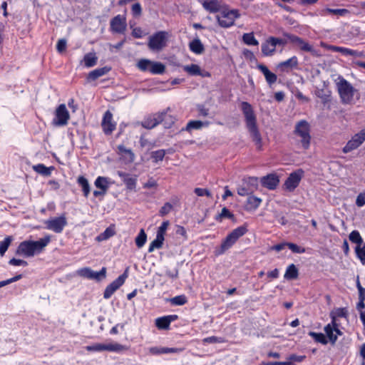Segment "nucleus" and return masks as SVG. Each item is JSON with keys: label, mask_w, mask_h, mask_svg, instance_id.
<instances>
[{"label": "nucleus", "mask_w": 365, "mask_h": 365, "mask_svg": "<svg viewBox=\"0 0 365 365\" xmlns=\"http://www.w3.org/2000/svg\"><path fill=\"white\" fill-rule=\"evenodd\" d=\"M77 183L81 187L83 196L88 197L91 192L88 180L83 175H80L77 178Z\"/></svg>", "instance_id": "obj_29"}, {"label": "nucleus", "mask_w": 365, "mask_h": 365, "mask_svg": "<svg viewBox=\"0 0 365 365\" xmlns=\"http://www.w3.org/2000/svg\"><path fill=\"white\" fill-rule=\"evenodd\" d=\"M44 224L47 230L53 231L56 233H61L67 225V220L63 214L59 217L48 219L45 221Z\"/></svg>", "instance_id": "obj_11"}, {"label": "nucleus", "mask_w": 365, "mask_h": 365, "mask_svg": "<svg viewBox=\"0 0 365 365\" xmlns=\"http://www.w3.org/2000/svg\"><path fill=\"white\" fill-rule=\"evenodd\" d=\"M84 66L87 68H91L97 64L98 57L95 53H88L83 57Z\"/></svg>", "instance_id": "obj_34"}, {"label": "nucleus", "mask_w": 365, "mask_h": 365, "mask_svg": "<svg viewBox=\"0 0 365 365\" xmlns=\"http://www.w3.org/2000/svg\"><path fill=\"white\" fill-rule=\"evenodd\" d=\"M173 209V206L170 202H165L163 206L159 210V215L160 217H164L169 214Z\"/></svg>", "instance_id": "obj_51"}, {"label": "nucleus", "mask_w": 365, "mask_h": 365, "mask_svg": "<svg viewBox=\"0 0 365 365\" xmlns=\"http://www.w3.org/2000/svg\"><path fill=\"white\" fill-rule=\"evenodd\" d=\"M127 27L125 16L118 14L110 21V30L115 34H124Z\"/></svg>", "instance_id": "obj_15"}, {"label": "nucleus", "mask_w": 365, "mask_h": 365, "mask_svg": "<svg viewBox=\"0 0 365 365\" xmlns=\"http://www.w3.org/2000/svg\"><path fill=\"white\" fill-rule=\"evenodd\" d=\"M51 241L50 235H46L38 241L25 240L21 242L16 249V255L24 257H33L41 253Z\"/></svg>", "instance_id": "obj_2"}, {"label": "nucleus", "mask_w": 365, "mask_h": 365, "mask_svg": "<svg viewBox=\"0 0 365 365\" xmlns=\"http://www.w3.org/2000/svg\"><path fill=\"white\" fill-rule=\"evenodd\" d=\"M169 118L168 123H165V128H170L174 123L173 117L167 113V111L155 113L145 117L141 122V125L146 129H152L160 123Z\"/></svg>", "instance_id": "obj_4"}, {"label": "nucleus", "mask_w": 365, "mask_h": 365, "mask_svg": "<svg viewBox=\"0 0 365 365\" xmlns=\"http://www.w3.org/2000/svg\"><path fill=\"white\" fill-rule=\"evenodd\" d=\"M70 118L69 113L65 104H60L55 112L53 124L56 126H63L68 124Z\"/></svg>", "instance_id": "obj_13"}, {"label": "nucleus", "mask_w": 365, "mask_h": 365, "mask_svg": "<svg viewBox=\"0 0 365 365\" xmlns=\"http://www.w3.org/2000/svg\"><path fill=\"white\" fill-rule=\"evenodd\" d=\"M303 176L304 170L302 169H298L291 173L284 183V190L293 192L299 186Z\"/></svg>", "instance_id": "obj_10"}, {"label": "nucleus", "mask_w": 365, "mask_h": 365, "mask_svg": "<svg viewBox=\"0 0 365 365\" xmlns=\"http://www.w3.org/2000/svg\"><path fill=\"white\" fill-rule=\"evenodd\" d=\"M170 225L169 220H165L162 222L160 226L158 228L157 235L163 238H165L166 230Z\"/></svg>", "instance_id": "obj_52"}, {"label": "nucleus", "mask_w": 365, "mask_h": 365, "mask_svg": "<svg viewBox=\"0 0 365 365\" xmlns=\"http://www.w3.org/2000/svg\"><path fill=\"white\" fill-rule=\"evenodd\" d=\"M248 229L246 224L234 229L222 240L220 247L215 249V255L216 256L223 255L227 250L231 248L241 237L245 235Z\"/></svg>", "instance_id": "obj_3"}, {"label": "nucleus", "mask_w": 365, "mask_h": 365, "mask_svg": "<svg viewBox=\"0 0 365 365\" xmlns=\"http://www.w3.org/2000/svg\"><path fill=\"white\" fill-rule=\"evenodd\" d=\"M106 268L103 267L99 272L92 271V278L91 279H96L97 281H100L102 279L106 277Z\"/></svg>", "instance_id": "obj_55"}, {"label": "nucleus", "mask_w": 365, "mask_h": 365, "mask_svg": "<svg viewBox=\"0 0 365 365\" xmlns=\"http://www.w3.org/2000/svg\"><path fill=\"white\" fill-rule=\"evenodd\" d=\"M110 182L108 181V178L106 177L98 176L95 182L94 185L97 188L103 190V192H106L109 187Z\"/></svg>", "instance_id": "obj_33"}, {"label": "nucleus", "mask_w": 365, "mask_h": 365, "mask_svg": "<svg viewBox=\"0 0 365 365\" xmlns=\"http://www.w3.org/2000/svg\"><path fill=\"white\" fill-rule=\"evenodd\" d=\"M197 111L199 116L207 117L209 115V109L204 105H197Z\"/></svg>", "instance_id": "obj_62"}, {"label": "nucleus", "mask_w": 365, "mask_h": 365, "mask_svg": "<svg viewBox=\"0 0 365 365\" xmlns=\"http://www.w3.org/2000/svg\"><path fill=\"white\" fill-rule=\"evenodd\" d=\"M110 70H111V68L109 66H104L102 68H98L95 70H93L88 73L87 78H86L87 81H96L98 78L107 74Z\"/></svg>", "instance_id": "obj_23"}, {"label": "nucleus", "mask_w": 365, "mask_h": 365, "mask_svg": "<svg viewBox=\"0 0 365 365\" xmlns=\"http://www.w3.org/2000/svg\"><path fill=\"white\" fill-rule=\"evenodd\" d=\"M194 192L198 196V197H203L206 196L207 197L212 198V193L207 188H201V187H196L194 190Z\"/></svg>", "instance_id": "obj_54"}, {"label": "nucleus", "mask_w": 365, "mask_h": 365, "mask_svg": "<svg viewBox=\"0 0 365 365\" xmlns=\"http://www.w3.org/2000/svg\"><path fill=\"white\" fill-rule=\"evenodd\" d=\"M365 141V129H362L359 133H356L346 143L343 148L342 151L344 153H349L357 149Z\"/></svg>", "instance_id": "obj_12"}, {"label": "nucleus", "mask_w": 365, "mask_h": 365, "mask_svg": "<svg viewBox=\"0 0 365 365\" xmlns=\"http://www.w3.org/2000/svg\"><path fill=\"white\" fill-rule=\"evenodd\" d=\"M309 335L312 336L315 341L318 343H321L322 344L326 345L328 343V340L327 336L322 333H317L314 331H310Z\"/></svg>", "instance_id": "obj_44"}, {"label": "nucleus", "mask_w": 365, "mask_h": 365, "mask_svg": "<svg viewBox=\"0 0 365 365\" xmlns=\"http://www.w3.org/2000/svg\"><path fill=\"white\" fill-rule=\"evenodd\" d=\"M257 68L264 75L266 82L269 86H272L277 81V76L271 72L269 68L264 64L259 63L257 65Z\"/></svg>", "instance_id": "obj_21"}, {"label": "nucleus", "mask_w": 365, "mask_h": 365, "mask_svg": "<svg viewBox=\"0 0 365 365\" xmlns=\"http://www.w3.org/2000/svg\"><path fill=\"white\" fill-rule=\"evenodd\" d=\"M151 158L153 163H158L159 161H162L165 155V150L163 149H160L155 151H153L151 153Z\"/></svg>", "instance_id": "obj_47"}, {"label": "nucleus", "mask_w": 365, "mask_h": 365, "mask_svg": "<svg viewBox=\"0 0 365 365\" xmlns=\"http://www.w3.org/2000/svg\"><path fill=\"white\" fill-rule=\"evenodd\" d=\"M165 238L156 235V238L152 241L148 247V252H153L155 249H160L163 247Z\"/></svg>", "instance_id": "obj_38"}, {"label": "nucleus", "mask_w": 365, "mask_h": 365, "mask_svg": "<svg viewBox=\"0 0 365 365\" xmlns=\"http://www.w3.org/2000/svg\"><path fill=\"white\" fill-rule=\"evenodd\" d=\"M150 73L153 75L163 74L165 71V66L160 62L151 61Z\"/></svg>", "instance_id": "obj_35"}, {"label": "nucleus", "mask_w": 365, "mask_h": 365, "mask_svg": "<svg viewBox=\"0 0 365 365\" xmlns=\"http://www.w3.org/2000/svg\"><path fill=\"white\" fill-rule=\"evenodd\" d=\"M128 277L127 272L120 275L110 284H109L105 289L103 292L104 299H110L113 293L118 289L125 282V279Z\"/></svg>", "instance_id": "obj_14"}, {"label": "nucleus", "mask_w": 365, "mask_h": 365, "mask_svg": "<svg viewBox=\"0 0 365 365\" xmlns=\"http://www.w3.org/2000/svg\"><path fill=\"white\" fill-rule=\"evenodd\" d=\"M243 41L245 43L250 46H257L259 44L253 33L245 34L243 35Z\"/></svg>", "instance_id": "obj_48"}, {"label": "nucleus", "mask_w": 365, "mask_h": 365, "mask_svg": "<svg viewBox=\"0 0 365 365\" xmlns=\"http://www.w3.org/2000/svg\"><path fill=\"white\" fill-rule=\"evenodd\" d=\"M299 277V270L294 264H289L285 271L284 277L287 280L296 279Z\"/></svg>", "instance_id": "obj_31"}, {"label": "nucleus", "mask_w": 365, "mask_h": 365, "mask_svg": "<svg viewBox=\"0 0 365 365\" xmlns=\"http://www.w3.org/2000/svg\"><path fill=\"white\" fill-rule=\"evenodd\" d=\"M240 14L237 9L223 10L220 15L217 16L219 25L222 28H229L234 25L237 19L240 18Z\"/></svg>", "instance_id": "obj_9"}, {"label": "nucleus", "mask_w": 365, "mask_h": 365, "mask_svg": "<svg viewBox=\"0 0 365 365\" xmlns=\"http://www.w3.org/2000/svg\"><path fill=\"white\" fill-rule=\"evenodd\" d=\"M294 133L301 138L300 143L304 150H307L310 147L311 135L310 125L305 120L299 121L294 128Z\"/></svg>", "instance_id": "obj_7"}, {"label": "nucleus", "mask_w": 365, "mask_h": 365, "mask_svg": "<svg viewBox=\"0 0 365 365\" xmlns=\"http://www.w3.org/2000/svg\"><path fill=\"white\" fill-rule=\"evenodd\" d=\"M102 129L106 135H110L116 128V123L113 120V114L106 110L101 122Z\"/></svg>", "instance_id": "obj_16"}, {"label": "nucleus", "mask_w": 365, "mask_h": 365, "mask_svg": "<svg viewBox=\"0 0 365 365\" xmlns=\"http://www.w3.org/2000/svg\"><path fill=\"white\" fill-rule=\"evenodd\" d=\"M209 125V122L205 121L202 122L201 120H190L185 128H182V130H186L190 133L192 130H200L202 127H207Z\"/></svg>", "instance_id": "obj_27"}, {"label": "nucleus", "mask_w": 365, "mask_h": 365, "mask_svg": "<svg viewBox=\"0 0 365 365\" xmlns=\"http://www.w3.org/2000/svg\"><path fill=\"white\" fill-rule=\"evenodd\" d=\"M220 218H228L233 220L235 215L230 211L227 207H223L221 210V213L219 215Z\"/></svg>", "instance_id": "obj_58"}, {"label": "nucleus", "mask_w": 365, "mask_h": 365, "mask_svg": "<svg viewBox=\"0 0 365 365\" xmlns=\"http://www.w3.org/2000/svg\"><path fill=\"white\" fill-rule=\"evenodd\" d=\"M147 240V235L143 229H141L135 237V245L138 248H141L145 244Z\"/></svg>", "instance_id": "obj_42"}, {"label": "nucleus", "mask_w": 365, "mask_h": 365, "mask_svg": "<svg viewBox=\"0 0 365 365\" xmlns=\"http://www.w3.org/2000/svg\"><path fill=\"white\" fill-rule=\"evenodd\" d=\"M262 199L257 197L253 195H250L247 197L246 203L245 205V209L247 211H254L257 210L262 203Z\"/></svg>", "instance_id": "obj_24"}, {"label": "nucleus", "mask_w": 365, "mask_h": 365, "mask_svg": "<svg viewBox=\"0 0 365 365\" xmlns=\"http://www.w3.org/2000/svg\"><path fill=\"white\" fill-rule=\"evenodd\" d=\"M298 46L300 47V49L304 51L312 52L313 50L312 46L307 42L304 41L302 38V42H299Z\"/></svg>", "instance_id": "obj_63"}, {"label": "nucleus", "mask_w": 365, "mask_h": 365, "mask_svg": "<svg viewBox=\"0 0 365 365\" xmlns=\"http://www.w3.org/2000/svg\"><path fill=\"white\" fill-rule=\"evenodd\" d=\"M356 205L359 207H361L365 205V191L359 193L356 200Z\"/></svg>", "instance_id": "obj_59"}, {"label": "nucleus", "mask_w": 365, "mask_h": 365, "mask_svg": "<svg viewBox=\"0 0 365 365\" xmlns=\"http://www.w3.org/2000/svg\"><path fill=\"white\" fill-rule=\"evenodd\" d=\"M56 49L59 53H62L66 49V41L64 38L59 39L56 44Z\"/></svg>", "instance_id": "obj_60"}, {"label": "nucleus", "mask_w": 365, "mask_h": 365, "mask_svg": "<svg viewBox=\"0 0 365 365\" xmlns=\"http://www.w3.org/2000/svg\"><path fill=\"white\" fill-rule=\"evenodd\" d=\"M84 348L89 352H101L107 351L110 352L120 353L129 349L128 346L123 345L117 342L109 344L96 343L92 345L86 346Z\"/></svg>", "instance_id": "obj_6"}, {"label": "nucleus", "mask_w": 365, "mask_h": 365, "mask_svg": "<svg viewBox=\"0 0 365 365\" xmlns=\"http://www.w3.org/2000/svg\"><path fill=\"white\" fill-rule=\"evenodd\" d=\"M321 46L326 48L327 50L331 51L334 52H340L344 56H358L359 53L357 51L344 48V47H340L336 46L334 45H329L326 43L321 42Z\"/></svg>", "instance_id": "obj_20"}, {"label": "nucleus", "mask_w": 365, "mask_h": 365, "mask_svg": "<svg viewBox=\"0 0 365 365\" xmlns=\"http://www.w3.org/2000/svg\"><path fill=\"white\" fill-rule=\"evenodd\" d=\"M355 252L361 264H365V243L356 245L355 247Z\"/></svg>", "instance_id": "obj_43"}, {"label": "nucleus", "mask_w": 365, "mask_h": 365, "mask_svg": "<svg viewBox=\"0 0 365 365\" xmlns=\"http://www.w3.org/2000/svg\"><path fill=\"white\" fill-rule=\"evenodd\" d=\"M118 153L125 163H131L135 160V154L130 149L126 148L123 145L117 147Z\"/></svg>", "instance_id": "obj_22"}, {"label": "nucleus", "mask_w": 365, "mask_h": 365, "mask_svg": "<svg viewBox=\"0 0 365 365\" xmlns=\"http://www.w3.org/2000/svg\"><path fill=\"white\" fill-rule=\"evenodd\" d=\"M172 305L182 306L187 303V298L185 294L178 295L169 299Z\"/></svg>", "instance_id": "obj_40"}, {"label": "nucleus", "mask_w": 365, "mask_h": 365, "mask_svg": "<svg viewBox=\"0 0 365 365\" xmlns=\"http://www.w3.org/2000/svg\"><path fill=\"white\" fill-rule=\"evenodd\" d=\"M299 66L298 58L293 56L289 59L278 63L277 68L282 73H289L293 68H297Z\"/></svg>", "instance_id": "obj_17"}, {"label": "nucleus", "mask_w": 365, "mask_h": 365, "mask_svg": "<svg viewBox=\"0 0 365 365\" xmlns=\"http://www.w3.org/2000/svg\"><path fill=\"white\" fill-rule=\"evenodd\" d=\"M131 12L134 17H138L142 14V7L140 3L137 2L132 5Z\"/></svg>", "instance_id": "obj_57"}, {"label": "nucleus", "mask_w": 365, "mask_h": 365, "mask_svg": "<svg viewBox=\"0 0 365 365\" xmlns=\"http://www.w3.org/2000/svg\"><path fill=\"white\" fill-rule=\"evenodd\" d=\"M190 50L195 54H201L205 51V48L199 38H195L189 43Z\"/></svg>", "instance_id": "obj_30"}, {"label": "nucleus", "mask_w": 365, "mask_h": 365, "mask_svg": "<svg viewBox=\"0 0 365 365\" xmlns=\"http://www.w3.org/2000/svg\"><path fill=\"white\" fill-rule=\"evenodd\" d=\"M115 235V232L110 227L105 230L103 232L98 236V240H106Z\"/></svg>", "instance_id": "obj_53"}, {"label": "nucleus", "mask_w": 365, "mask_h": 365, "mask_svg": "<svg viewBox=\"0 0 365 365\" xmlns=\"http://www.w3.org/2000/svg\"><path fill=\"white\" fill-rule=\"evenodd\" d=\"M336 86L341 102L346 105L351 104L356 89L344 78H341Z\"/></svg>", "instance_id": "obj_5"}, {"label": "nucleus", "mask_w": 365, "mask_h": 365, "mask_svg": "<svg viewBox=\"0 0 365 365\" xmlns=\"http://www.w3.org/2000/svg\"><path fill=\"white\" fill-rule=\"evenodd\" d=\"M183 70L190 76H199V74H201L200 67L194 63L185 66Z\"/></svg>", "instance_id": "obj_39"}, {"label": "nucleus", "mask_w": 365, "mask_h": 365, "mask_svg": "<svg viewBox=\"0 0 365 365\" xmlns=\"http://www.w3.org/2000/svg\"><path fill=\"white\" fill-rule=\"evenodd\" d=\"M349 239L352 243L356 244V245H362L363 239L358 230H353L349 235Z\"/></svg>", "instance_id": "obj_45"}, {"label": "nucleus", "mask_w": 365, "mask_h": 365, "mask_svg": "<svg viewBox=\"0 0 365 365\" xmlns=\"http://www.w3.org/2000/svg\"><path fill=\"white\" fill-rule=\"evenodd\" d=\"M33 169L35 172L43 176H50L51 171L54 169V168L53 166L46 167L44 164L39 163L34 165Z\"/></svg>", "instance_id": "obj_32"}, {"label": "nucleus", "mask_w": 365, "mask_h": 365, "mask_svg": "<svg viewBox=\"0 0 365 365\" xmlns=\"http://www.w3.org/2000/svg\"><path fill=\"white\" fill-rule=\"evenodd\" d=\"M168 38V32L165 31H157L149 37L148 46L151 51H160L167 46Z\"/></svg>", "instance_id": "obj_8"}, {"label": "nucleus", "mask_w": 365, "mask_h": 365, "mask_svg": "<svg viewBox=\"0 0 365 365\" xmlns=\"http://www.w3.org/2000/svg\"><path fill=\"white\" fill-rule=\"evenodd\" d=\"M279 183V177L275 173L268 174L261 178L262 185L270 190H275Z\"/></svg>", "instance_id": "obj_18"}, {"label": "nucleus", "mask_w": 365, "mask_h": 365, "mask_svg": "<svg viewBox=\"0 0 365 365\" xmlns=\"http://www.w3.org/2000/svg\"><path fill=\"white\" fill-rule=\"evenodd\" d=\"M261 48L263 55L266 56H272L276 50V46L274 44H273L270 37L268 38L266 41L262 44Z\"/></svg>", "instance_id": "obj_28"}, {"label": "nucleus", "mask_w": 365, "mask_h": 365, "mask_svg": "<svg viewBox=\"0 0 365 365\" xmlns=\"http://www.w3.org/2000/svg\"><path fill=\"white\" fill-rule=\"evenodd\" d=\"M263 365H294L292 361H268L263 362Z\"/></svg>", "instance_id": "obj_64"}, {"label": "nucleus", "mask_w": 365, "mask_h": 365, "mask_svg": "<svg viewBox=\"0 0 365 365\" xmlns=\"http://www.w3.org/2000/svg\"><path fill=\"white\" fill-rule=\"evenodd\" d=\"M241 110L245 116L247 128L251 135L258 150H262V139L257 127V117L252 105L246 101H242L240 105Z\"/></svg>", "instance_id": "obj_1"}, {"label": "nucleus", "mask_w": 365, "mask_h": 365, "mask_svg": "<svg viewBox=\"0 0 365 365\" xmlns=\"http://www.w3.org/2000/svg\"><path fill=\"white\" fill-rule=\"evenodd\" d=\"M92 269L89 267H84L78 271V274L81 277L91 279L92 278Z\"/></svg>", "instance_id": "obj_56"}, {"label": "nucleus", "mask_w": 365, "mask_h": 365, "mask_svg": "<svg viewBox=\"0 0 365 365\" xmlns=\"http://www.w3.org/2000/svg\"><path fill=\"white\" fill-rule=\"evenodd\" d=\"M118 175L122 179L125 185L126 189L128 190H135L137 185V176H131L130 174L120 171L117 172Z\"/></svg>", "instance_id": "obj_19"}, {"label": "nucleus", "mask_w": 365, "mask_h": 365, "mask_svg": "<svg viewBox=\"0 0 365 365\" xmlns=\"http://www.w3.org/2000/svg\"><path fill=\"white\" fill-rule=\"evenodd\" d=\"M350 11L346 9H330L327 8L323 10V15L332 14L337 15L340 16H344L349 14Z\"/></svg>", "instance_id": "obj_37"}, {"label": "nucleus", "mask_w": 365, "mask_h": 365, "mask_svg": "<svg viewBox=\"0 0 365 365\" xmlns=\"http://www.w3.org/2000/svg\"><path fill=\"white\" fill-rule=\"evenodd\" d=\"M348 316L349 312L346 307L336 308L330 313L332 324L336 323V319L338 318H347Z\"/></svg>", "instance_id": "obj_25"}, {"label": "nucleus", "mask_w": 365, "mask_h": 365, "mask_svg": "<svg viewBox=\"0 0 365 365\" xmlns=\"http://www.w3.org/2000/svg\"><path fill=\"white\" fill-rule=\"evenodd\" d=\"M286 246L293 252L302 254L306 252V249L292 242H287Z\"/></svg>", "instance_id": "obj_49"}, {"label": "nucleus", "mask_w": 365, "mask_h": 365, "mask_svg": "<svg viewBox=\"0 0 365 365\" xmlns=\"http://www.w3.org/2000/svg\"><path fill=\"white\" fill-rule=\"evenodd\" d=\"M203 8L210 12L216 13L220 10L221 6L219 0H209L202 2Z\"/></svg>", "instance_id": "obj_26"}, {"label": "nucleus", "mask_w": 365, "mask_h": 365, "mask_svg": "<svg viewBox=\"0 0 365 365\" xmlns=\"http://www.w3.org/2000/svg\"><path fill=\"white\" fill-rule=\"evenodd\" d=\"M253 192L252 190H250L249 187H241L237 189V194L240 196H246L247 197L250 195Z\"/></svg>", "instance_id": "obj_61"}, {"label": "nucleus", "mask_w": 365, "mask_h": 365, "mask_svg": "<svg viewBox=\"0 0 365 365\" xmlns=\"http://www.w3.org/2000/svg\"><path fill=\"white\" fill-rule=\"evenodd\" d=\"M170 325L165 316L158 317L155 319V326L158 329L168 330L170 329Z\"/></svg>", "instance_id": "obj_41"}, {"label": "nucleus", "mask_w": 365, "mask_h": 365, "mask_svg": "<svg viewBox=\"0 0 365 365\" xmlns=\"http://www.w3.org/2000/svg\"><path fill=\"white\" fill-rule=\"evenodd\" d=\"M150 64H151V61L148 60V59H140L138 63H137V66L138 68L141 71H149L150 72Z\"/></svg>", "instance_id": "obj_50"}, {"label": "nucleus", "mask_w": 365, "mask_h": 365, "mask_svg": "<svg viewBox=\"0 0 365 365\" xmlns=\"http://www.w3.org/2000/svg\"><path fill=\"white\" fill-rule=\"evenodd\" d=\"M324 331L329 341L334 344L337 340V335L334 334V327L331 322L324 327Z\"/></svg>", "instance_id": "obj_36"}, {"label": "nucleus", "mask_w": 365, "mask_h": 365, "mask_svg": "<svg viewBox=\"0 0 365 365\" xmlns=\"http://www.w3.org/2000/svg\"><path fill=\"white\" fill-rule=\"evenodd\" d=\"M12 240L13 239L11 236H7L3 241L0 242V255L1 257L4 255L5 252L8 250Z\"/></svg>", "instance_id": "obj_46"}]
</instances>
